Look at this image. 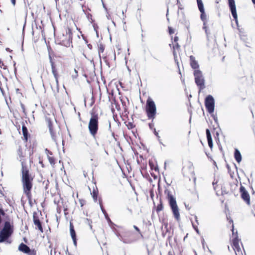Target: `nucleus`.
Masks as SVG:
<instances>
[{
    "label": "nucleus",
    "mask_w": 255,
    "mask_h": 255,
    "mask_svg": "<svg viewBox=\"0 0 255 255\" xmlns=\"http://www.w3.org/2000/svg\"><path fill=\"white\" fill-rule=\"evenodd\" d=\"M17 154L19 157L21 164V182L23 193L27 199L30 201L32 200L31 189L33 186L34 177L30 173L29 167L24 161L26 156V148L21 145H19L17 149Z\"/></svg>",
    "instance_id": "f257e3e1"
},
{
    "label": "nucleus",
    "mask_w": 255,
    "mask_h": 255,
    "mask_svg": "<svg viewBox=\"0 0 255 255\" xmlns=\"http://www.w3.org/2000/svg\"><path fill=\"white\" fill-rule=\"evenodd\" d=\"M90 118L88 124V129L91 135L97 141H99L103 144L110 143V138L108 135H102L101 136H97V134L99 130V120L100 115L98 108L94 106L90 111Z\"/></svg>",
    "instance_id": "f03ea898"
},
{
    "label": "nucleus",
    "mask_w": 255,
    "mask_h": 255,
    "mask_svg": "<svg viewBox=\"0 0 255 255\" xmlns=\"http://www.w3.org/2000/svg\"><path fill=\"white\" fill-rule=\"evenodd\" d=\"M145 110L149 119L153 120L155 118L156 108L154 102L150 98L147 100Z\"/></svg>",
    "instance_id": "7ed1b4c3"
},
{
    "label": "nucleus",
    "mask_w": 255,
    "mask_h": 255,
    "mask_svg": "<svg viewBox=\"0 0 255 255\" xmlns=\"http://www.w3.org/2000/svg\"><path fill=\"white\" fill-rule=\"evenodd\" d=\"M49 59H50V63L51 66V70H52V73L56 81L57 82H58V78L59 77V67L60 65H62V62L61 61H58L57 62H55L53 61V60L52 59L51 56L49 55Z\"/></svg>",
    "instance_id": "20e7f679"
},
{
    "label": "nucleus",
    "mask_w": 255,
    "mask_h": 255,
    "mask_svg": "<svg viewBox=\"0 0 255 255\" xmlns=\"http://www.w3.org/2000/svg\"><path fill=\"white\" fill-rule=\"evenodd\" d=\"M149 164L150 169L152 171L151 175L154 179H158L157 180V190L159 193V178L158 176L159 175L158 167L157 164L155 163L152 160H149Z\"/></svg>",
    "instance_id": "39448f33"
},
{
    "label": "nucleus",
    "mask_w": 255,
    "mask_h": 255,
    "mask_svg": "<svg viewBox=\"0 0 255 255\" xmlns=\"http://www.w3.org/2000/svg\"><path fill=\"white\" fill-rule=\"evenodd\" d=\"M169 202L174 217L177 221H179L180 219V213L175 199L173 197L170 196H169Z\"/></svg>",
    "instance_id": "423d86ee"
},
{
    "label": "nucleus",
    "mask_w": 255,
    "mask_h": 255,
    "mask_svg": "<svg viewBox=\"0 0 255 255\" xmlns=\"http://www.w3.org/2000/svg\"><path fill=\"white\" fill-rule=\"evenodd\" d=\"M18 250L27 255H36L37 251L35 249H30L26 245L23 243L20 244L18 248Z\"/></svg>",
    "instance_id": "0eeeda50"
},
{
    "label": "nucleus",
    "mask_w": 255,
    "mask_h": 255,
    "mask_svg": "<svg viewBox=\"0 0 255 255\" xmlns=\"http://www.w3.org/2000/svg\"><path fill=\"white\" fill-rule=\"evenodd\" d=\"M205 106L210 114H212L214 111L215 101L213 97L211 95H208L205 99Z\"/></svg>",
    "instance_id": "6e6552de"
},
{
    "label": "nucleus",
    "mask_w": 255,
    "mask_h": 255,
    "mask_svg": "<svg viewBox=\"0 0 255 255\" xmlns=\"http://www.w3.org/2000/svg\"><path fill=\"white\" fill-rule=\"evenodd\" d=\"M195 79V82L198 86H200L201 89L204 87V79L203 77L202 72L199 70H195L194 72Z\"/></svg>",
    "instance_id": "1a4fd4ad"
},
{
    "label": "nucleus",
    "mask_w": 255,
    "mask_h": 255,
    "mask_svg": "<svg viewBox=\"0 0 255 255\" xmlns=\"http://www.w3.org/2000/svg\"><path fill=\"white\" fill-rule=\"evenodd\" d=\"M33 221L34 225L36 227L35 229L38 230L41 233H43L44 231L42 226V223L39 220L37 213L36 212L33 214Z\"/></svg>",
    "instance_id": "9d476101"
},
{
    "label": "nucleus",
    "mask_w": 255,
    "mask_h": 255,
    "mask_svg": "<svg viewBox=\"0 0 255 255\" xmlns=\"http://www.w3.org/2000/svg\"><path fill=\"white\" fill-rule=\"evenodd\" d=\"M229 5L231 11L232 15L235 19L236 22H238L237 20V13L236 11V7L235 4V0H228Z\"/></svg>",
    "instance_id": "9b49d317"
},
{
    "label": "nucleus",
    "mask_w": 255,
    "mask_h": 255,
    "mask_svg": "<svg viewBox=\"0 0 255 255\" xmlns=\"http://www.w3.org/2000/svg\"><path fill=\"white\" fill-rule=\"evenodd\" d=\"M233 248L235 252L236 255H242V253L240 246V241L236 237H235V239L233 240Z\"/></svg>",
    "instance_id": "f8f14e48"
},
{
    "label": "nucleus",
    "mask_w": 255,
    "mask_h": 255,
    "mask_svg": "<svg viewBox=\"0 0 255 255\" xmlns=\"http://www.w3.org/2000/svg\"><path fill=\"white\" fill-rule=\"evenodd\" d=\"M240 192L242 199L248 204H250V197L248 192L243 186L240 187Z\"/></svg>",
    "instance_id": "ddd939ff"
},
{
    "label": "nucleus",
    "mask_w": 255,
    "mask_h": 255,
    "mask_svg": "<svg viewBox=\"0 0 255 255\" xmlns=\"http://www.w3.org/2000/svg\"><path fill=\"white\" fill-rule=\"evenodd\" d=\"M105 45L102 42H99L98 43V51L100 58L102 57L103 59L106 58L107 54L105 52Z\"/></svg>",
    "instance_id": "4468645a"
},
{
    "label": "nucleus",
    "mask_w": 255,
    "mask_h": 255,
    "mask_svg": "<svg viewBox=\"0 0 255 255\" xmlns=\"http://www.w3.org/2000/svg\"><path fill=\"white\" fill-rule=\"evenodd\" d=\"M70 233L73 240V244L74 246L76 247L77 246L76 234L74 229V225L71 222H70Z\"/></svg>",
    "instance_id": "2eb2a0df"
},
{
    "label": "nucleus",
    "mask_w": 255,
    "mask_h": 255,
    "mask_svg": "<svg viewBox=\"0 0 255 255\" xmlns=\"http://www.w3.org/2000/svg\"><path fill=\"white\" fill-rule=\"evenodd\" d=\"M133 228L138 233L139 236L140 238L143 239V236L142 235L143 233H145L149 231V229L147 227V224H145V225H143L141 229H142V232L140 231V230L135 225L133 226Z\"/></svg>",
    "instance_id": "dca6fc26"
},
{
    "label": "nucleus",
    "mask_w": 255,
    "mask_h": 255,
    "mask_svg": "<svg viewBox=\"0 0 255 255\" xmlns=\"http://www.w3.org/2000/svg\"><path fill=\"white\" fill-rule=\"evenodd\" d=\"M22 135L23 136V140L25 142H27L28 141V138L30 137V135L28 133L27 128L25 126L24 123H23L22 125Z\"/></svg>",
    "instance_id": "f3484780"
},
{
    "label": "nucleus",
    "mask_w": 255,
    "mask_h": 255,
    "mask_svg": "<svg viewBox=\"0 0 255 255\" xmlns=\"http://www.w3.org/2000/svg\"><path fill=\"white\" fill-rule=\"evenodd\" d=\"M11 234V233H8L7 231L2 230L0 233V242L5 241Z\"/></svg>",
    "instance_id": "a211bd4d"
},
{
    "label": "nucleus",
    "mask_w": 255,
    "mask_h": 255,
    "mask_svg": "<svg viewBox=\"0 0 255 255\" xmlns=\"http://www.w3.org/2000/svg\"><path fill=\"white\" fill-rule=\"evenodd\" d=\"M0 71L1 72H3L4 73L8 72L7 65L1 59H0Z\"/></svg>",
    "instance_id": "6ab92c4d"
},
{
    "label": "nucleus",
    "mask_w": 255,
    "mask_h": 255,
    "mask_svg": "<svg viewBox=\"0 0 255 255\" xmlns=\"http://www.w3.org/2000/svg\"><path fill=\"white\" fill-rule=\"evenodd\" d=\"M190 65L192 68L196 69L199 67V65L198 64V62L195 60V58L194 56H191L190 57Z\"/></svg>",
    "instance_id": "aec40b11"
},
{
    "label": "nucleus",
    "mask_w": 255,
    "mask_h": 255,
    "mask_svg": "<svg viewBox=\"0 0 255 255\" xmlns=\"http://www.w3.org/2000/svg\"><path fill=\"white\" fill-rule=\"evenodd\" d=\"M206 134H207V138L208 140V143L209 147L211 148L213 147V142H212V139L211 137V135L209 129H207L206 130Z\"/></svg>",
    "instance_id": "412c9836"
},
{
    "label": "nucleus",
    "mask_w": 255,
    "mask_h": 255,
    "mask_svg": "<svg viewBox=\"0 0 255 255\" xmlns=\"http://www.w3.org/2000/svg\"><path fill=\"white\" fill-rule=\"evenodd\" d=\"M2 230L7 231L8 233H11V234H12V230L11 228L10 222L8 221L5 222L4 223V227Z\"/></svg>",
    "instance_id": "4be33fe9"
},
{
    "label": "nucleus",
    "mask_w": 255,
    "mask_h": 255,
    "mask_svg": "<svg viewBox=\"0 0 255 255\" xmlns=\"http://www.w3.org/2000/svg\"><path fill=\"white\" fill-rule=\"evenodd\" d=\"M98 190L97 187L96 186V188L93 189V191L91 192V195L93 198L94 201L96 202L98 200Z\"/></svg>",
    "instance_id": "5701e85b"
},
{
    "label": "nucleus",
    "mask_w": 255,
    "mask_h": 255,
    "mask_svg": "<svg viewBox=\"0 0 255 255\" xmlns=\"http://www.w3.org/2000/svg\"><path fill=\"white\" fill-rule=\"evenodd\" d=\"M49 131L50 132L52 139L54 141L56 142L58 139V134L54 131L53 128H51V129H49Z\"/></svg>",
    "instance_id": "b1692460"
},
{
    "label": "nucleus",
    "mask_w": 255,
    "mask_h": 255,
    "mask_svg": "<svg viewBox=\"0 0 255 255\" xmlns=\"http://www.w3.org/2000/svg\"><path fill=\"white\" fill-rule=\"evenodd\" d=\"M235 158L238 163H240L242 160V156L240 151L237 149H235Z\"/></svg>",
    "instance_id": "393cba45"
},
{
    "label": "nucleus",
    "mask_w": 255,
    "mask_h": 255,
    "mask_svg": "<svg viewBox=\"0 0 255 255\" xmlns=\"http://www.w3.org/2000/svg\"><path fill=\"white\" fill-rule=\"evenodd\" d=\"M174 43H173V54H174V57H175V55H176V50H178L180 48V45H179V44L178 43V42H174Z\"/></svg>",
    "instance_id": "a878e982"
},
{
    "label": "nucleus",
    "mask_w": 255,
    "mask_h": 255,
    "mask_svg": "<svg viewBox=\"0 0 255 255\" xmlns=\"http://www.w3.org/2000/svg\"><path fill=\"white\" fill-rule=\"evenodd\" d=\"M198 6L200 12L204 11V5L202 0L197 1Z\"/></svg>",
    "instance_id": "bb28decb"
},
{
    "label": "nucleus",
    "mask_w": 255,
    "mask_h": 255,
    "mask_svg": "<svg viewBox=\"0 0 255 255\" xmlns=\"http://www.w3.org/2000/svg\"><path fill=\"white\" fill-rule=\"evenodd\" d=\"M46 122L48 125L49 129H51V128H53L52 122L50 118H46Z\"/></svg>",
    "instance_id": "cd10ccee"
},
{
    "label": "nucleus",
    "mask_w": 255,
    "mask_h": 255,
    "mask_svg": "<svg viewBox=\"0 0 255 255\" xmlns=\"http://www.w3.org/2000/svg\"><path fill=\"white\" fill-rule=\"evenodd\" d=\"M66 34L68 35L69 39H72V30L70 27H67L66 29Z\"/></svg>",
    "instance_id": "c85d7f7f"
},
{
    "label": "nucleus",
    "mask_w": 255,
    "mask_h": 255,
    "mask_svg": "<svg viewBox=\"0 0 255 255\" xmlns=\"http://www.w3.org/2000/svg\"><path fill=\"white\" fill-rule=\"evenodd\" d=\"M48 159L51 165H54L55 164V158L53 156H50L48 155Z\"/></svg>",
    "instance_id": "c756f323"
},
{
    "label": "nucleus",
    "mask_w": 255,
    "mask_h": 255,
    "mask_svg": "<svg viewBox=\"0 0 255 255\" xmlns=\"http://www.w3.org/2000/svg\"><path fill=\"white\" fill-rule=\"evenodd\" d=\"M150 196L151 199L153 201V204L155 205V199H154V191H153V189H151L150 190Z\"/></svg>",
    "instance_id": "7c9ffc66"
},
{
    "label": "nucleus",
    "mask_w": 255,
    "mask_h": 255,
    "mask_svg": "<svg viewBox=\"0 0 255 255\" xmlns=\"http://www.w3.org/2000/svg\"><path fill=\"white\" fill-rule=\"evenodd\" d=\"M86 223L89 226L90 229L91 230H93V226H92V221L90 219H86Z\"/></svg>",
    "instance_id": "2f4dec72"
},
{
    "label": "nucleus",
    "mask_w": 255,
    "mask_h": 255,
    "mask_svg": "<svg viewBox=\"0 0 255 255\" xmlns=\"http://www.w3.org/2000/svg\"><path fill=\"white\" fill-rule=\"evenodd\" d=\"M126 126H127V128H128V129H132L134 128H135V126L131 122H128L126 125Z\"/></svg>",
    "instance_id": "473e14b6"
},
{
    "label": "nucleus",
    "mask_w": 255,
    "mask_h": 255,
    "mask_svg": "<svg viewBox=\"0 0 255 255\" xmlns=\"http://www.w3.org/2000/svg\"><path fill=\"white\" fill-rule=\"evenodd\" d=\"M56 211L58 214H60L62 212V207L59 204L57 205Z\"/></svg>",
    "instance_id": "72a5a7b5"
},
{
    "label": "nucleus",
    "mask_w": 255,
    "mask_h": 255,
    "mask_svg": "<svg viewBox=\"0 0 255 255\" xmlns=\"http://www.w3.org/2000/svg\"><path fill=\"white\" fill-rule=\"evenodd\" d=\"M201 12V18L202 19V20H204L205 19H206V15L205 14V11H203V12Z\"/></svg>",
    "instance_id": "f704fd0d"
},
{
    "label": "nucleus",
    "mask_w": 255,
    "mask_h": 255,
    "mask_svg": "<svg viewBox=\"0 0 255 255\" xmlns=\"http://www.w3.org/2000/svg\"><path fill=\"white\" fill-rule=\"evenodd\" d=\"M79 203L81 207H83V206L85 204L86 201L83 199H80Z\"/></svg>",
    "instance_id": "c9c22d12"
},
{
    "label": "nucleus",
    "mask_w": 255,
    "mask_h": 255,
    "mask_svg": "<svg viewBox=\"0 0 255 255\" xmlns=\"http://www.w3.org/2000/svg\"><path fill=\"white\" fill-rule=\"evenodd\" d=\"M153 120H152V122L150 124H149V127L151 129V130H153V128H155L154 127V123L153 122Z\"/></svg>",
    "instance_id": "e433bc0d"
},
{
    "label": "nucleus",
    "mask_w": 255,
    "mask_h": 255,
    "mask_svg": "<svg viewBox=\"0 0 255 255\" xmlns=\"http://www.w3.org/2000/svg\"><path fill=\"white\" fill-rule=\"evenodd\" d=\"M21 108L22 110V112H23V113L26 115V109H25V106L23 104H21Z\"/></svg>",
    "instance_id": "4c0bfd02"
},
{
    "label": "nucleus",
    "mask_w": 255,
    "mask_h": 255,
    "mask_svg": "<svg viewBox=\"0 0 255 255\" xmlns=\"http://www.w3.org/2000/svg\"><path fill=\"white\" fill-rule=\"evenodd\" d=\"M174 29L171 27H169V33L170 34H172L174 33Z\"/></svg>",
    "instance_id": "58836bf2"
},
{
    "label": "nucleus",
    "mask_w": 255,
    "mask_h": 255,
    "mask_svg": "<svg viewBox=\"0 0 255 255\" xmlns=\"http://www.w3.org/2000/svg\"><path fill=\"white\" fill-rule=\"evenodd\" d=\"M99 202H100V207H101V210H102V212H103L104 213H106V211H105V209H104V208H103V205H102V203L101 202L100 200H99Z\"/></svg>",
    "instance_id": "ea45409f"
},
{
    "label": "nucleus",
    "mask_w": 255,
    "mask_h": 255,
    "mask_svg": "<svg viewBox=\"0 0 255 255\" xmlns=\"http://www.w3.org/2000/svg\"><path fill=\"white\" fill-rule=\"evenodd\" d=\"M49 182L48 180H47L46 181V183H45V188L46 190L48 189V185H49Z\"/></svg>",
    "instance_id": "a19ab883"
},
{
    "label": "nucleus",
    "mask_w": 255,
    "mask_h": 255,
    "mask_svg": "<svg viewBox=\"0 0 255 255\" xmlns=\"http://www.w3.org/2000/svg\"><path fill=\"white\" fill-rule=\"evenodd\" d=\"M153 131V132L154 133V134L157 136V137H158V132L156 130L155 128H153V130H152Z\"/></svg>",
    "instance_id": "79ce46f5"
},
{
    "label": "nucleus",
    "mask_w": 255,
    "mask_h": 255,
    "mask_svg": "<svg viewBox=\"0 0 255 255\" xmlns=\"http://www.w3.org/2000/svg\"><path fill=\"white\" fill-rule=\"evenodd\" d=\"M179 38L177 36H175L173 39V42H177Z\"/></svg>",
    "instance_id": "37998d69"
},
{
    "label": "nucleus",
    "mask_w": 255,
    "mask_h": 255,
    "mask_svg": "<svg viewBox=\"0 0 255 255\" xmlns=\"http://www.w3.org/2000/svg\"><path fill=\"white\" fill-rule=\"evenodd\" d=\"M155 211L157 212V213H158L159 212V204H157L155 208Z\"/></svg>",
    "instance_id": "c03bdc74"
},
{
    "label": "nucleus",
    "mask_w": 255,
    "mask_h": 255,
    "mask_svg": "<svg viewBox=\"0 0 255 255\" xmlns=\"http://www.w3.org/2000/svg\"><path fill=\"white\" fill-rule=\"evenodd\" d=\"M121 15H120V16H122V17H124V10H122L121 11Z\"/></svg>",
    "instance_id": "a18cd8bd"
},
{
    "label": "nucleus",
    "mask_w": 255,
    "mask_h": 255,
    "mask_svg": "<svg viewBox=\"0 0 255 255\" xmlns=\"http://www.w3.org/2000/svg\"><path fill=\"white\" fill-rule=\"evenodd\" d=\"M11 2L12 3L13 5H15L16 3V0H11Z\"/></svg>",
    "instance_id": "49530a36"
},
{
    "label": "nucleus",
    "mask_w": 255,
    "mask_h": 255,
    "mask_svg": "<svg viewBox=\"0 0 255 255\" xmlns=\"http://www.w3.org/2000/svg\"><path fill=\"white\" fill-rule=\"evenodd\" d=\"M88 48H89L90 49H92V44H88Z\"/></svg>",
    "instance_id": "de8ad7c7"
},
{
    "label": "nucleus",
    "mask_w": 255,
    "mask_h": 255,
    "mask_svg": "<svg viewBox=\"0 0 255 255\" xmlns=\"http://www.w3.org/2000/svg\"><path fill=\"white\" fill-rule=\"evenodd\" d=\"M163 224H164V225L165 226V227L167 228V223L165 222L164 220H163Z\"/></svg>",
    "instance_id": "09e8293b"
},
{
    "label": "nucleus",
    "mask_w": 255,
    "mask_h": 255,
    "mask_svg": "<svg viewBox=\"0 0 255 255\" xmlns=\"http://www.w3.org/2000/svg\"><path fill=\"white\" fill-rule=\"evenodd\" d=\"M39 164H40L41 165V166H42V167H44V164H43V163L42 161H39Z\"/></svg>",
    "instance_id": "8fccbe9b"
},
{
    "label": "nucleus",
    "mask_w": 255,
    "mask_h": 255,
    "mask_svg": "<svg viewBox=\"0 0 255 255\" xmlns=\"http://www.w3.org/2000/svg\"><path fill=\"white\" fill-rule=\"evenodd\" d=\"M194 228L195 229V230L197 232V233L199 234V230H198V228L197 227H194Z\"/></svg>",
    "instance_id": "3c124183"
},
{
    "label": "nucleus",
    "mask_w": 255,
    "mask_h": 255,
    "mask_svg": "<svg viewBox=\"0 0 255 255\" xmlns=\"http://www.w3.org/2000/svg\"><path fill=\"white\" fill-rule=\"evenodd\" d=\"M158 199V194L157 193H156V199L157 200Z\"/></svg>",
    "instance_id": "603ef678"
},
{
    "label": "nucleus",
    "mask_w": 255,
    "mask_h": 255,
    "mask_svg": "<svg viewBox=\"0 0 255 255\" xmlns=\"http://www.w3.org/2000/svg\"><path fill=\"white\" fill-rule=\"evenodd\" d=\"M66 210H67V209H66V208H64V212H66ZM65 215H66V214H67V213H66V212H65Z\"/></svg>",
    "instance_id": "864d4df0"
},
{
    "label": "nucleus",
    "mask_w": 255,
    "mask_h": 255,
    "mask_svg": "<svg viewBox=\"0 0 255 255\" xmlns=\"http://www.w3.org/2000/svg\"><path fill=\"white\" fill-rule=\"evenodd\" d=\"M253 2L255 4V0H252Z\"/></svg>",
    "instance_id": "5fc2aeb1"
},
{
    "label": "nucleus",
    "mask_w": 255,
    "mask_h": 255,
    "mask_svg": "<svg viewBox=\"0 0 255 255\" xmlns=\"http://www.w3.org/2000/svg\"><path fill=\"white\" fill-rule=\"evenodd\" d=\"M204 28H205V29H206V27H204ZM205 32H206V33H207V30H206V29H205Z\"/></svg>",
    "instance_id": "6e6d98bb"
},
{
    "label": "nucleus",
    "mask_w": 255,
    "mask_h": 255,
    "mask_svg": "<svg viewBox=\"0 0 255 255\" xmlns=\"http://www.w3.org/2000/svg\"><path fill=\"white\" fill-rule=\"evenodd\" d=\"M166 162H165V168L166 167Z\"/></svg>",
    "instance_id": "4d7b16f0"
},
{
    "label": "nucleus",
    "mask_w": 255,
    "mask_h": 255,
    "mask_svg": "<svg viewBox=\"0 0 255 255\" xmlns=\"http://www.w3.org/2000/svg\"><path fill=\"white\" fill-rule=\"evenodd\" d=\"M49 153H50V154H51V155H52V152H49Z\"/></svg>",
    "instance_id": "13d9d810"
},
{
    "label": "nucleus",
    "mask_w": 255,
    "mask_h": 255,
    "mask_svg": "<svg viewBox=\"0 0 255 255\" xmlns=\"http://www.w3.org/2000/svg\"><path fill=\"white\" fill-rule=\"evenodd\" d=\"M160 210H161V205L160 204Z\"/></svg>",
    "instance_id": "bf43d9fd"
},
{
    "label": "nucleus",
    "mask_w": 255,
    "mask_h": 255,
    "mask_svg": "<svg viewBox=\"0 0 255 255\" xmlns=\"http://www.w3.org/2000/svg\"><path fill=\"white\" fill-rule=\"evenodd\" d=\"M234 229H233V235H234Z\"/></svg>",
    "instance_id": "052dcab7"
},
{
    "label": "nucleus",
    "mask_w": 255,
    "mask_h": 255,
    "mask_svg": "<svg viewBox=\"0 0 255 255\" xmlns=\"http://www.w3.org/2000/svg\"><path fill=\"white\" fill-rule=\"evenodd\" d=\"M112 134H113V136H114V133L113 132Z\"/></svg>",
    "instance_id": "680f3d73"
},
{
    "label": "nucleus",
    "mask_w": 255,
    "mask_h": 255,
    "mask_svg": "<svg viewBox=\"0 0 255 255\" xmlns=\"http://www.w3.org/2000/svg\"><path fill=\"white\" fill-rule=\"evenodd\" d=\"M75 71L76 73H77V71H76V69H75Z\"/></svg>",
    "instance_id": "e2e57ef3"
},
{
    "label": "nucleus",
    "mask_w": 255,
    "mask_h": 255,
    "mask_svg": "<svg viewBox=\"0 0 255 255\" xmlns=\"http://www.w3.org/2000/svg\"><path fill=\"white\" fill-rule=\"evenodd\" d=\"M109 128H111V124H110V125H109Z\"/></svg>",
    "instance_id": "0e129e2a"
}]
</instances>
